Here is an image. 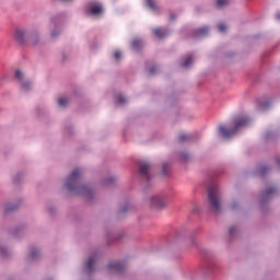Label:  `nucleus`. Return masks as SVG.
I'll return each mask as SVG.
<instances>
[{"label":"nucleus","instance_id":"obj_8","mask_svg":"<svg viewBox=\"0 0 280 280\" xmlns=\"http://www.w3.org/2000/svg\"><path fill=\"white\" fill-rule=\"evenodd\" d=\"M122 269H124V264L119 261L108 264V270H115L116 272H121Z\"/></svg>","mask_w":280,"mask_h":280},{"label":"nucleus","instance_id":"obj_24","mask_svg":"<svg viewBox=\"0 0 280 280\" xmlns=\"http://www.w3.org/2000/svg\"><path fill=\"white\" fill-rule=\"evenodd\" d=\"M114 57H115L116 60H119V58H121V52L120 51H116L114 54Z\"/></svg>","mask_w":280,"mask_h":280},{"label":"nucleus","instance_id":"obj_23","mask_svg":"<svg viewBox=\"0 0 280 280\" xmlns=\"http://www.w3.org/2000/svg\"><path fill=\"white\" fill-rule=\"evenodd\" d=\"M118 104H126V97L119 95L118 96Z\"/></svg>","mask_w":280,"mask_h":280},{"label":"nucleus","instance_id":"obj_1","mask_svg":"<svg viewBox=\"0 0 280 280\" xmlns=\"http://www.w3.org/2000/svg\"><path fill=\"white\" fill-rule=\"evenodd\" d=\"M81 176L82 171L79 168L72 171L66 182V187L69 191H74V194H89L90 190L88 187L78 188V183L80 182Z\"/></svg>","mask_w":280,"mask_h":280},{"label":"nucleus","instance_id":"obj_27","mask_svg":"<svg viewBox=\"0 0 280 280\" xmlns=\"http://www.w3.org/2000/svg\"><path fill=\"white\" fill-rule=\"evenodd\" d=\"M162 172H163V174H167V164L163 165Z\"/></svg>","mask_w":280,"mask_h":280},{"label":"nucleus","instance_id":"obj_13","mask_svg":"<svg viewBox=\"0 0 280 280\" xmlns=\"http://www.w3.org/2000/svg\"><path fill=\"white\" fill-rule=\"evenodd\" d=\"M207 34H209L208 27H202L197 31V36H207Z\"/></svg>","mask_w":280,"mask_h":280},{"label":"nucleus","instance_id":"obj_16","mask_svg":"<svg viewBox=\"0 0 280 280\" xmlns=\"http://www.w3.org/2000/svg\"><path fill=\"white\" fill-rule=\"evenodd\" d=\"M276 189L275 188H268L265 192H264V198H268V196H272L275 194Z\"/></svg>","mask_w":280,"mask_h":280},{"label":"nucleus","instance_id":"obj_22","mask_svg":"<svg viewBox=\"0 0 280 280\" xmlns=\"http://www.w3.org/2000/svg\"><path fill=\"white\" fill-rule=\"evenodd\" d=\"M31 259H36L38 257V250H33L30 255Z\"/></svg>","mask_w":280,"mask_h":280},{"label":"nucleus","instance_id":"obj_6","mask_svg":"<svg viewBox=\"0 0 280 280\" xmlns=\"http://www.w3.org/2000/svg\"><path fill=\"white\" fill-rule=\"evenodd\" d=\"M13 38L15 43H19L20 45H23L27 38V31L25 28H15Z\"/></svg>","mask_w":280,"mask_h":280},{"label":"nucleus","instance_id":"obj_9","mask_svg":"<svg viewBox=\"0 0 280 280\" xmlns=\"http://www.w3.org/2000/svg\"><path fill=\"white\" fill-rule=\"evenodd\" d=\"M153 34L158 37V38H165L167 36V31L163 30V28H155L153 31Z\"/></svg>","mask_w":280,"mask_h":280},{"label":"nucleus","instance_id":"obj_33","mask_svg":"<svg viewBox=\"0 0 280 280\" xmlns=\"http://www.w3.org/2000/svg\"><path fill=\"white\" fill-rule=\"evenodd\" d=\"M59 1H71V0H59Z\"/></svg>","mask_w":280,"mask_h":280},{"label":"nucleus","instance_id":"obj_3","mask_svg":"<svg viewBox=\"0 0 280 280\" xmlns=\"http://www.w3.org/2000/svg\"><path fill=\"white\" fill-rule=\"evenodd\" d=\"M208 200L212 211L215 213L222 211V201H220V189L218 185L213 184L208 188Z\"/></svg>","mask_w":280,"mask_h":280},{"label":"nucleus","instance_id":"obj_15","mask_svg":"<svg viewBox=\"0 0 280 280\" xmlns=\"http://www.w3.org/2000/svg\"><path fill=\"white\" fill-rule=\"evenodd\" d=\"M229 5V0H217V8H224Z\"/></svg>","mask_w":280,"mask_h":280},{"label":"nucleus","instance_id":"obj_32","mask_svg":"<svg viewBox=\"0 0 280 280\" xmlns=\"http://www.w3.org/2000/svg\"><path fill=\"white\" fill-rule=\"evenodd\" d=\"M52 37H56V33H52Z\"/></svg>","mask_w":280,"mask_h":280},{"label":"nucleus","instance_id":"obj_14","mask_svg":"<svg viewBox=\"0 0 280 280\" xmlns=\"http://www.w3.org/2000/svg\"><path fill=\"white\" fill-rule=\"evenodd\" d=\"M58 104L61 106V108H65V106L69 104V98L61 97L59 98Z\"/></svg>","mask_w":280,"mask_h":280},{"label":"nucleus","instance_id":"obj_26","mask_svg":"<svg viewBox=\"0 0 280 280\" xmlns=\"http://www.w3.org/2000/svg\"><path fill=\"white\" fill-rule=\"evenodd\" d=\"M156 71V67H153L149 70L150 75H154V72Z\"/></svg>","mask_w":280,"mask_h":280},{"label":"nucleus","instance_id":"obj_25","mask_svg":"<svg viewBox=\"0 0 280 280\" xmlns=\"http://www.w3.org/2000/svg\"><path fill=\"white\" fill-rule=\"evenodd\" d=\"M235 231H237L235 226L230 228V235H235Z\"/></svg>","mask_w":280,"mask_h":280},{"label":"nucleus","instance_id":"obj_21","mask_svg":"<svg viewBox=\"0 0 280 280\" xmlns=\"http://www.w3.org/2000/svg\"><path fill=\"white\" fill-rule=\"evenodd\" d=\"M30 86H32V83H30V82H26V83H23V84H22V89H23L24 91H27V90L30 89Z\"/></svg>","mask_w":280,"mask_h":280},{"label":"nucleus","instance_id":"obj_17","mask_svg":"<svg viewBox=\"0 0 280 280\" xmlns=\"http://www.w3.org/2000/svg\"><path fill=\"white\" fill-rule=\"evenodd\" d=\"M147 5H148L151 10H156V3H154V0H147Z\"/></svg>","mask_w":280,"mask_h":280},{"label":"nucleus","instance_id":"obj_2","mask_svg":"<svg viewBox=\"0 0 280 280\" xmlns=\"http://www.w3.org/2000/svg\"><path fill=\"white\" fill-rule=\"evenodd\" d=\"M233 124V129H229L224 125L219 126V132L221 137H224L225 139H231V137H233V135H235V132H237L240 128H242L243 126H248V118L244 116L235 117Z\"/></svg>","mask_w":280,"mask_h":280},{"label":"nucleus","instance_id":"obj_30","mask_svg":"<svg viewBox=\"0 0 280 280\" xmlns=\"http://www.w3.org/2000/svg\"><path fill=\"white\" fill-rule=\"evenodd\" d=\"M113 180H115V177H110V178L108 179L109 183H113Z\"/></svg>","mask_w":280,"mask_h":280},{"label":"nucleus","instance_id":"obj_5","mask_svg":"<svg viewBox=\"0 0 280 280\" xmlns=\"http://www.w3.org/2000/svg\"><path fill=\"white\" fill-rule=\"evenodd\" d=\"M150 206L153 209H163V208L167 207V199L160 197V196L151 197Z\"/></svg>","mask_w":280,"mask_h":280},{"label":"nucleus","instance_id":"obj_29","mask_svg":"<svg viewBox=\"0 0 280 280\" xmlns=\"http://www.w3.org/2000/svg\"><path fill=\"white\" fill-rule=\"evenodd\" d=\"M268 167H264L261 168V173L264 174V172H267Z\"/></svg>","mask_w":280,"mask_h":280},{"label":"nucleus","instance_id":"obj_19","mask_svg":"<svg viewBox=\"0 0 280 280\" xmlns=\"http://www.w3.org/2000/svg\"><path fill=\"white\" fill-rule=\"evenodd\" d=\"M15 78L20 80V82L23 81V72L21 70L15 71Z\"/></svg>","mask_w":280,"mask_h":280},{"label":"nucleus","instance_id":"obj_34","mask_svg":"<svg viewBox=\"0 0 280 280\" xmlns=\"http://www.w3.org/2000/svg\"><path fill=\"white\" fill-rule=\"evenodd\" d=\"M122 212H126V209H122Z\"/></svg>","mask_w":280,"mask_h":280},{"label":"nucleus","instance_id":"obj_35","mask_svg":"<svg viewBox=\"0 0 280 280\" xmlns=\"http://www.w3.org/2000/svg\"><path fill=\"white\" fill-rule=\"evenodd\" d=\"M277 16H278V19H280V15H279V14H278Z\"/></svg>","mask_w":280,"mask_h":280},{"label":"nucleus","instance_id":"obj_11","mask_svg":"<svg viewBox=\"0 0 280 280\" xmlns=\"http://www.w3.org/2000/svg\"><path fill=\"white\" fill-rule=\"evenodd\" d=\"M132 49L139 50L141 47H143V42L141 39H133L131 42Z\"/></svg>","mask_w":280,"mask_h":280},{"label":"nucleus","instance_id":"obj_28","mask_svg":"<svg viewBox=\"0 0 280 280\" xmlns=\"http://www.w3.org/2000/svg\"><path fill=\"white\" fill-rule=\"evenodd\" d=\"M5 211H14V208H11L10 206H8V207L5 208Z\"/></svg>","mask_w":280,"mask_h":280},{"label":"nucleus","instance_id":"obj_31","mask_svg":"<svg viewBox=\"0 0 280 280\" xmlns=\"http://www.w3.org/2000/svg\"><path fill=\"white\" fill-rule=\"evenodd\" d=\"M175 16L174 14H171V21H174Z\"/></svg>","mask_w":280,"mask_h":280},{"label":"nucleus","instance_id":"obj_4","mask_svg":"<svg viewBox=\"0 0 280 280\" xmlns=\"http://www.w3.org/2000/svg\"><path fill=\"white\" fill-rule=\"evenodd\" d=\"M104 12V7L97 2H92L88 4L85 13L91 14L92 16H100Z\"/></svg>","mask_w":280,"mask_h":280},{"label":"nucleus","instance_id":"obj_20","mask_svg":"<svg viewBox=\"0 0 280 280\" xmlns=\"http://www.w3.org/2000/svg\"><path fill=\"white\" fill-rule=\"evenodd\" d=\"M218 30H219V32H221V33L226 32V24L220 23V24L218 25Z\"/></svg>","mask_w":280,"mask_h":280},{"label":"nucleus","instance_id":"obj_10","mask_svg":"<svg viewBox=\"0 0 280 280\" xmlns=\"http://www.w3.org/2000/svg\"><path fill=\"white\" fill-rule=\"evenodd\" d=\"M192 63H194V56L187 55L185 58V61L182 63V67H184V69H187V67L191 66Z\"/></svg>","mask_w":280,"mask_h":280},{"label":"nucleus","instance_id":"obj_12","mask_svg":"<svg viewBox=\"0 0 280 280\" xmlns=\"http://www.w3.org/2000/svg\"><path fill=\"white\" fill-rule=\"evenodd\" d=\"M93 266H95V257H90L86 262L88 272H93Z\"/></svg>","mask_w":280,"mask_h":280},{"label":"nucleus","instance_id":"obj_7","mask_svg":"<svg viewBox=\"0 0 280 280\" xmlns=\"http://www.w3.org/2000/svg\"><path fill=\"white\" fill-rule=\"evenodd\" d=\"M150 163L148 162H142L140 163V167H139V174L140 176H143V178H145L147 180H150Z\"/></svg>","mask_w":280,"mask_h":280},{"label":"nucleus","instance_id":"obj_18","mask_svg":"<svg viewBox=\"0 0 280 280\" xmlns=\"http://www.w3.org/2000/svg\"><path fill=\"white\" fill-rule=\"evenodd\" d=\"M184 141H189V136L183 133L178 137V142L183 143Z\"/></svg>","mask_w":280,"mask_h":280}]
</instances>
